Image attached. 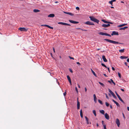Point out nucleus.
Returning a JSON list of instances; mask_svg holds the SVG:
<instances>
[{"instance_id": "obj_1", "label": "nucleus", "mask_w": 129, "mask_h": 129, "mask_svg": "<svg viewBox=\"0 0 129 129\" xmlns=\"http://www.w3.org/2000/svg\"><path fill=\"white\" fill-rule=\"evenodd\" d=\"M104 40L106 41L109 42L110 43H113V44H123L121 43H119L118 42L115 41L113 40H111L110 39H105Z\"/></svg>"}, {"instance_id": "obj_2", "label": "nucleus", "mask_w": 129, "mask_h": 129, "mask_svg": "<svg viewBox=\"0 0 129 129\" xmlns=\"http://www.w3.org/2000/svg\"><path fill=\"white\" fill-rule=\"evenodd\" d=\"M89 18H90V19L91 21L95 22L98 23H99V20L95 18L94 17L90 16L89 17Z\"/></svg>"}, {"instance_id": "obj_3", "label": "nucleus", "mask_w": 129, "mask_h": 129, "mask_svg": "<svg viewBox=\"0 0 129 129\" xmlns=\"http://www.w3.org/2000/svg\"><path fill=\"white\" fill-rule=\"evenodd\" d=\"M19 29L21 31H26L28 30V28L25 27H20L19 28Z\"/></svg>"}, {"instance_id": "obj_4", "label": "nucleus", "mask_w": 129, "mask_h": 129, "mask_svg": "<svg viewBox=\"0 0 129 129\" xmlns=\"http://www.w3.org/2000/svg\"><path fill=\"white\" fill-rule=\"evenodd\" d=\"M99 35H105L106 36H108L110 37H111V35H110V34H107L106 33H104L102 32H100L99 33Z\"/></svg>"}, {"instance_id": "obj_5", "label": "nucleus", "mask_w": 129, "mask_h": 129, "mask_svg": "<svg viewBox=\"0 0 129 129\" xmlns=\"http://www.w3.org/2000/svg\"><path fill=\"white\" fill-rule=\"evenodd\" d=\"M116 94L117 95V96L118 97V98L119 99V100L121 101L123 103H124V101L123 100L121 99L120 96L117 93V92L115 91V92Z\"/></svg>"}, {"instance_id": "obj_6", "label": "nucleus", "mask_w": 129, "mask_h": 129, "mask_svg": "<svg viewBox=\"0 0 129 129\" xmlns=\"http://www.w3.org/2000/svg\"><path fill=\"white\" fill-rule=\"evenodd\" d=\"M58 24H60L63 25H67V26H70L71 25L67 23H64L63 22H59L58 23Z\"/></svg>"}, {"instance_id": "obj_7", "label": "nucleus", "mask_w": 129, "mask_h": 129, "mask_svg": "<svg viewBox=\"0 0 129 129\" xmlns=\"http://www.w3.org/2000/svg\"><path fill=\"white\" fill-rule=\"evenodd\" d=\"M85 24L87 25H94V23L92 22L89 21H87L85 23Z\"/></svg>"}, {"instance_id": "obj_8", "label": "nucleus", "mask_w": 129, "mask_h": 129, "mask_svg": "<svg viewBox=\"0 0 129 129\" xmlns=\"http://www.w3.org/2000/svg\"><path fill=\"white\" fill-rule=\"evenodd\" d=\"M109 92L112 94V95L113 96V97L114 98H116V96L115 95V94L113 93V92L109 89Z\"/></svg>"}, {"instance_id": "obj_9", "label": "nucleus", "mask_w": 129, "mask_h": 129, "mask_svg": "<svg viewBox=\"0 0 129 129\" xmlns=\"http://www.w3.org/2000/svg\"><path fill=\"white\" fill-rule=\"evenodd\" d=\"M116 124H117L118 126L119 127L120 124V122L118 118H117L116 119Z\"/></svg>"}, {"instance_id": "obj_10", "label": "nucleus", "mask_w": 129, "mask_h": 129, "mask_svg": "<svg viewBox=\"0 0 129 129\" xmlns=\"http://www.w3.org/2000/svg\"><path fill=\"white\" fill-rule=\"evenodd\" d=\"M119 35L118 33V32H116L115 31H112V33L111 34L112 36L113 35Z\"/></svg>"}, {"instance_id": "obj_11", "label": "nucleus", "mask_w": 129, "mask_h": 129, "mask_svg": "<svg viewBox=\"0 0 129 129\" xmlns=\"http://www.w3.org/2000/svg\"><path fill=\"white\" fill-rule=\"evenodd\" d=\"M41 26H46L51 29H53V27H51V26H49V25H46V24L42 25H41Z\"/></svg>"}, {"instance_id": "obj_12", "label": "nucleus", "mask_w": 129, "mask_h": 129, "mask_svg": "<svg viewBox=\"0 0 129 129\" xmlns=\"http://www.w3.org/2000/svg\"><path fill=\"white\" fill-rule=\"evenodd\" d=\"M69 21L70 22L74 24H77L79 23L78 22L75 21L71 20H69Z\"/></svg>"}, {"instance_id": "obj_13", "label": "nucleus", "mask_w": 129, "mask_h": 129, "mask_svg": "<svg viewBox=\"0 0 129 129\" xmlns=\"http://www.w3.org/2000/svg\"><path fill=\"white\" fill-rule=\"evenodd\" d=\"M105 118L109 120V116L108 115L107 113H106L105 114Z\"/></svg>"}, {"instance_id": "obj_14", "label": "nucleus", "mask_w": 129, "mask_h": 129, "mask_svg": "<svg viewBox=\"0 0 129 129\" xmlns=\"http://www.w3.org/2000/svg\"><path fill=\"white\" fill-rule=\"evenodd\" d=\"M94 100L95 103L97 102V98L95 94H93Z\"/></svg>"}, {"instance_id": "obj_15", "label": "nucleus", "mask_w": 129, "mask_h": 129, "mask_svg": "<svg viewBox=\"0 0 129 129\" xmlns=\"http://www.w3.org/2000/svg\"><path fill=\"white\" fill-rule=\"evenodd\" d=\"M102 59L103 60L104 62H107V59L105 58V57L104 55H103L102 57Z\"/></svg>"}, {"instance_id": "obj_16", "label": "nucleus", "mask_w": 129, "mask_h": 129, "mask_svg": "<svg viewBox=\"0 0 129 129\" xmlns=\"http://www.w3.org/2000/svg\"><path fill=\"white\" fill-rule=\"evenodd\" d=\"M80 103L78 101V98H77V109H80Z\"/></svg>"}, {"instance_id": "obj_17", "label": "nucleus", "mask_w": 129, "mask_h": 129, "mask_svg": "<svg viewBox=\"0 0 129 129\" xmlns=\"http://www.w3.org/2000/svg\"><path fill=\"white\" fill-rule=\"evenodd\" d=\"M55 16L54 14H50L48 16V17H54Z\"/></svg>"}, {"instance_id": "obj_18", "label": "nucleus", "mask_w": 129, "mask_h": 129, "mask_svg": "<svg viewBox=\"0 0 129 129\" xmlns=\"http://www.w3.org/2000/svg\"><path fill=\"white\" fill-rule=\"evenodd\" d=\"M127 25V24L124 23V24H121V25H118V27H121L123 26L126 25Z\"/></svg>"}, {"instance_id": "obj_19", "label": "nucleus", "mask_w": 129, "mask_h": 129, "mask_svg": "<svg viewBox=\"0 0 129 129\" xmlns=\"http://www.w3.org/2000/svg\"><path fill=\"white\" fill-rule=\"evenodd\" d=\"M128 28V27L125 26L119 29L121 30H124L125 29L127 28Z\"/></svg>"}, {"instance_id": "obj_20", "label": "nucleus", "mask_w": 129, "mask_h": 129, "mask_svg": "<svg viewBox=\"0 0 129 129\" xmlns=\"http://www.w3.org/2000/svg\"><path fill=\"white\" fill-rule=\"evenodd\" d=\"M40 11L38 9H35L33 10V12L35 13H37L40 12Z\"/></svg>"}, {"instance_id": "obj_21", "label": "nucleus", "mask_w": 129, "mask_h": 129, "mask_svg": "<svg viewBox=\"0 0 129 129\" xmlns=\"http://www.w3.org/2000/svg\"><path fill=\"white\" fill-rule=\"evenodd\" d=\"M128 57L125 56H121L120 57V58L121 59H126L128 58Z\"/></svg>"}, {"instance_id": "obj_22", "label": "nucleus", "mask_w": 129, "mask_h": 129, "mask_svg": "<svg viewBox=\"0 0 129 129\" xmlns=\"http://www.w3.org/2000/svg\"><path fill=\"white\" fill-rule=\"evenodd\" d=\"M80 112V116L82 118H83V113H82V109L81 110Z\"/></svg>"}, {"instance_id": "obj_23", "label": "nucleus", "mask_w": 129, "mask_h": 129, "mask_svg": "<svg viewBox=\"0 0 129 129\" xmlns=\"http://www.w3.org/2000/svg\"><path fill=\"white\" fill-rule=\"evenodd\" d=\"M85 119H86V121H87V124H88L89 123V121H88L89 120H88V118L86 116H85Z\"/></svg>"}, {"instance_id": "obj_24", "label": "nucleus", "mask_w": 129, "mask_h": 129, "mask_svg": "<svg viewBox=\"0 0 129 129\" xmlns=\"http://www.w3.org/2000/svg\"><path fill=\"white\" fill-rule=\"evenodd\" d=\"M100 112L103 114H104L105 113V111L103 110H100Z\"/></svg>"}, {"instance_id": "obj_25", "label": "nucleus", "mask_w": 129, "mask_h": 129, "mask_svg": "<svg viewBox=\"0 0 129 129\" xmlns=\"http://www.w3.org/2000/svg\"><path fill=\"white\" fill-rule=\"evenodd\" d=\"M124 49H120L119 50V52L121 53H123L124 52Z\"/></svg>"}, {"instance_id": "obj_26", "label": "nucleus", "mask_w": 129, "mask_h": 129, "mask_svg": "<svg viewBox=\"0 0 129 129\" xmlns=\"http://www.w3.org/2000/svg\"><path fill=\"white\" fill-rule=\"evenodd\" d=\"M108 82L111 84H112V83L114 85H115V83L114 82V81H108Z\"/></svg>"}, {"instance_id": "obj_27", "label": "nucleus", "mask_w": 129, "mask_h": 129, "mask_svg": "<svg viewBox=\"0 0 129 129\" xmlns=\"http://www.w3.org/2000/svg\"><path fill=\"white\" fill-rule=\"evenodd\" d=\"M102 26L104 27H105V28L107 27V24H103L102 25Z\"/></svg>"}, {"instance_id": "obj_28", "label": "nucleus", "mask_w": 129, "mask_h": 129, "mask_svg": "<svg viewBox=\"0 0 129 129\" xmlns=\"http://www.w3.org/2000/svg\"><path fill=\"white\" fill-rule=\"evenodd\" d=\"M99 83L100 84V85H101L102 87H104V86L105 85H104V84L103 83H101V82H99Z\"/></svg>"}, {"instance_id": "obj_29", "label": "nucleus", "mask_w": 129, "mask_h": 129, "mask_svg": "<svg viewBox=\"0 0 129 129\" xmlns=\"http://www.w3.org/2000/svg\"><path fill=\"white\" fill-rule=\"evenodd\" d=\"M102 21H103V22H104V23H108V21H106L105 20H104L102 19Z\"/></svg>"}, {"instance_id": "obj_30", "label": "nucleus", "mask_w": 129, "mask_h": 129, "mask_svg": "<svg viewBox=\"0 0 129 129\" xmlns=\"http://www.w3.org/2000/svg\"><path fill=\"white\" fill-rule=\"evenodd\" d=\"M92 112H93V114H94V116H96V113L95 111V110H93Z\"/></svg>"}, {"instance_id": "obj_31", "label": "nucleus", "mask_w": 129, "mask_h": 129, "mask_svg": "<svg viewBox=\"0 0 129 129\" xmlns=\"http://www.w3.org/2000/svg\"><path fill=\"white\" fill-rule=\"evenodd\" d=\"M98 102L101 105H102L103 104V103L102 101L100 100H98Z\"/></svg>"}, {"instance_id": "obj_32", "label": "nucleus", "mask_w": 129, "mask_h": 129, "mask_svg": "<svg viewBox=\"0 0 129 129\" xmlns=\"http://www.w3.org/2000/svg\"><path fill=\"white\" fill-rule=\"evenodd\" d=\"M91 71L92 72V73H93V75L95 76H96V75L95 73V72L93 71V70H92V69H91Z\"/></svg>"}, {"instance_id": "obj_33", "label": "nucleus", "mask_w": 129, "mask_h": 129, "mask_svg": "<svg viewBox=\"0 0 129 129\" xmlns=\"http://www.w3.org/2000/svg\"><path fill=\"white\" fill-rule=\"evenodd\" d=\"M67 77L68 81H71L69 75H67Z\"/></svg>"}, {"instance_id": "obj_34", "label": "nucleus", "mask_w": 129, "mask_h": 129, "mask_svg": "<svg viewBox=\"0 0 129 129\" xmlns=\"http://www.w3.org/2000/svg\"><path fill=\"white\" fill-rule=\"evenodd\" d=\"M115 103V104L117 106H118L119 107H120V105H119V104H118V103L117 102H116Z\"/></svg>"}, {"instance_id": "obj_35", "label": "nucleus", "mask_w": 129, "mask_h": 129, "mask_svg": "<svg viewBox=\"0 0 129 129\" xmlns=\"http://www.w3.org/2000/svg\"><path fill=\"white\" fill-rule=\"evenodd\" d=\"M106 105L107 107H108L109 106V104L107 102H105Z\"/></svg>"}, {"instance_id": "obj_36", "label": "nucleus", "mask_w": 129, "mask_h": 129, "mask_svg": "<svg viewBox=\"0 0 129 129\" xmlns=\"http://www.w3.org/2000/svg\"><path fill=\"white\" fill-rule=\"evenodd\" d=\"M101 65L102 66H103L105 67L106 68H107V67L105 64H103V63H101Z\"/></svg>"}, {"instance_id": "obj_37", "label": "nucleus", "mask_w": 129, "mask_h": 129, "mask_svg": "<svg viewBox=\"0 0 129 129\" xmlns=\"http://www.w3.org/2000/svg\"><path fill=\"white\" fill-rule=\"evenodd\" d=\"M68 15H70L72 16H73L74 15L71 12H69Z\"/></svg>"}, {"instance_id": "obj_38", "label": "nucleus", "mask_w": 129, "mask_h": 129, "mask_svg": "<svg viewBox=\"0 0 129 129\" xmlns=\"http://www.w3.org/2000/svg\"><path fill=\"white\" fill-rule=\"evenodd\" d=\"M118 76L120 78L121 76L120 74L118 72Z\"/></svg>"}, {"instance_id": "obj_39", "label": "nucleus", "mask_w": 129, "mask_h": 129, "mask_svg": "<svg viewBox=\"0 0 129 129\" xmlns=\"http://www.w3.org/2000/svg\"><path fill=\"white\" fill-rule=\"evenodd\" d=\"M75 90H76V91L77 93H78V90L77 89V87H75Z\"/></svg>"}, {"instance_id": "obj_40", "label": "nucleus", "mask_w": 129, "mask_h": 129, "mask_svg": "<svg viewBox=\"0 0 129 129\" xmlns=\"http://www.w3.org/2000/svg\"><path fill=\"white\" fill-rule=\"evenodd\" d=\"M103 125L104 126V129H106V125Z\"/></svg>"}, {"instance_id": "obj_41", "label": "nucleus", "mask_w": 129, "mask_h": 129, "mask_svg": "<svg viewBox=\"0 0 129 129\" xmlns=\"http://www.w3.org/2000/svg\"><path fill=\"white\" fill-rule=\"evenodd\" d=\"M69 57L71 59H72L74 60V58L73 57H71L70 56H69Z\"/></svg>"}, {"instance_id": "obj_42", "label": "nucleus", "mask_w": 129, "mask_h": 129, "mask_svg": "<svg viewBox=\"0 0 129 129\" xmlns=\"http://www.w3.org/2000/svg\"><path fill=\"white\" fill-rule=\"evenodd\" d=\"M63 13L66 14H69V12H66L65 11H64Z\"/></svg>"}, {"instance_id": "obj_43", "label": "nucleus", "mask_w": 129, "mask_h": 129, "mask_svg": "<svg viewBox=\"0 0 129 129\" xmlns=\"http://www.w3.org/2000/svg\"><path fill=\"white\" fill-rule=\"evenodd\" d=\"M69 70L70 72H71V73H73V71H72V70L71 69H69Z\"/></svg>"}, {"instance_id": "obj_44", "label": "nucleus", "mask_w": 129, "mask_h": 129, "mask_svg": "<svg viewBox=\"0 0 129 129\" xmlns=\"http://www.w3.org/2000/svg\"><path fill=\"white\" fill-rule=\"evenodd\" d=\"M109 3L110 4H111V5H112V4H113V2H112L111 1H109Z\"/></svg>"}, {"instance_id": "obj_45", "label": "nucleus", "mask_w": 129, "mask_h": 129, "mask_svg": "<svg viewBox=\"0 0 129 129\" xmlns=\"http://www.w3.org/2000/svg\"><path fill=\"white\" fill-rule=\"evenodd\" d=\"M108 23L110 24H113V22H108Z\"/></svg>"}, {"instance_id": "obj_46", "label": "nucleus", "mask_w": 129, "mask_h": 129, "mask_svg": "<svg viewBox=\"0 0 129 129\" xmlns=\"http://www.w3.org/2000/svg\"><path fill=\"white\" fill-rule=\"evenodd\" d=\"M63 94V95H64V96H66V94H67V93H66V91Z\"/></svg>"}, {"instance_id": "obj_47", "label": "nucleus", "mask_w": 129, "mask_h": 129, "mask_svg": "<svg viewBox=\"0 0 129 129\" xmlns=\"http://www.w3.org/2000/svg\"><path fill=\"white\" fill-rule=\"evenodd\" d=\"M76 9L78 10H79V8L78 7H77L76 8Z\"/></svg>"}, {"instance_id": "obj_48", "label": "nucleus", "mask_w": 129, "mask_h": 129, "mask_svg": "<svg viewBox=\"0 0 129 129\" xmlns=\"http://www.w3.org/2000/svg\"><path fill=\"white\" fill-rule=\"evenodd\" d=\"M105 95H106V98L107 99H109V97L108 96H107V94L106 93L105 94Z\"/></svg>"}, {"instance_id": "obj_49", "label": "nucleus", "mask_w": 129, "mask_h": 129, "mask_svg": "<svg viewBox=\"0 0 129 129\" xmlns=\"http://www.w3.org/2000/svg\"><path fill=\"white\" fill-rule=\"evenodd\" d=\"M122 115H123V117L124 118V119H125V117L124 116V114H123V113H122Z\"/></svg>"}, {"instance_id": "obj_50", "label": "nucleus", "mask_w": 129, "mask_h": 129, "mask_svg": "<svg viewBox=\"0 0 129 129\" xmlns=\"http://www.w3.org/2000/svg\"><path fill=\"white\" fill-rule=\"evenodd\" d=\"M110 26V24H109V23L108 24H107V27L109 26Z\"/></svg>"}, {"instance_id": "obj_51", "label": "nucleus", "mask_w": 129, "mask_h": 129, "mask_svg": "<svg viewBox=\"0 0 129 129\" xmlns=\"http://www.w3.org/2000/svg\"><path fill=\"white\" fill-rule=\"evenodd\" d=\"M85 91L86 92L87 91V88H86V87H85Z\"/></svg>"}, {"instance_id": "obj_52", "label": "nucleus", "mask_w": 129, "mask_h": 129, "mask_svg": "<svg viewBox=\"0 0 129 129\" xmlns=\"http://www.w3.org/2000/svg\"><path fill=\"white\" fill-rule=\"evenodd\" d=\"M81 30H82V31H87V30H86L83 29H82L81 28Z\"/></svg>"}, {"instance_id": "obj_53", "label": "nucleus", "mask_w": 129, "mask_h": 129, "mask_svg": "<svg viewBox=\"0 0 129 129\" xmlns=\"http://www.w3.org/2000/svg\"><path fill=\"white\" fill-rule=\"evenodd\" d=\"M77 85H78V87L79 88H80V85H79V84H77Z\"/></svg>"}, {"instance_id": "obj_54", "label": "nucleus", "mask_w": 129, "mask_h": 129, "mask_svg": "<svg viewBox=\"0 0 129 129\" xmlns=\"http://www.w3.org/2000/svg\"><path fill=\"white\" fill-rule=\"evenodd\" d=\"M112 69L113 71H114L115 70V69L113 67H112Z\"/></svg>"}, {"instance_id": "obj_55", "label": "nucleus", "mask_w": 129, "mask_h": 129, "mask_svg": "<svg viewBox=\"0 0 129 129\" xmlns=\"http://www.w3.org/2000/svg\"><path fill=\"white\" fill-rule=\"evenodd\" d=\"M110 108H111V109H112L113 108V107H112V106L111 105H110Z\"/></svg>"}, {"instance_id": "obj_56", "label": "nucleus", "mask_w": 129, "mask_h": 129, "mask_svg": "<svg viewBox=\"0 0 129 129\" xmlns=\"http://www.w3.org/2000/svg\"><path fill=\"white\" fill-rule=\"evenodd\" d=\"M120 90L122 91H124V90L122 88Z\"/></svg>"}, {"instance_id": "obj_57", "label": "nucleus", "mask_w": 129, "mask_h": 129, "mask_svg": "<svg viewBox=\"0 0 129 129\" xmlns=\"http://www.w3.org/2000/svg\"><path fill=\"white\" fill-rule=\"evenodd\" d=\"M104 75L106 77H107V75L105 74H104Z\"/></svg>"}, {"instance_id": "obj_58", "label": "nucleus", "mask_w": 129, "mask_h": 129, "mask_svg": "<svg viewBox=\"0 0 129 129\" xmlns=\"http://www.w3.org/2000/svg\"><path fill=\"white\" fill-rule=\"evenodd\" d=\"M107 69H108V70L109 72H110V70H109V68H108V67H107Z\"/></svg>"}, {"instance_id": "obj_59", "label": "nucleus", "mask_w": 129, "mask_h": 129, "mask_svg": "<svg viewBox=\"0 0 129 129\" xmlns=\"http://www.w3.org/2000/svg\"><path fill=\"white\" fill-rule=\"evenodd\" d=\"M53 50L54 52L55 53V49H54V47H53Z\"/></svg>"}, {"instance_id": "obj_60", "label": "nucleus", "mask_w": 129, "mask_h": 129, "mask_svg": "<svg viewBox=\"0 0 129 129\" xmlns=\"http://www.w3.org/2000/svg\"><path fill=\"white\" fill-rule=\"evenodd\" d=\"M124 64H125L126 66H127V63L126 62H125L124 63Z\"/></svg>"}, {"instance_id": "obj_61", "label": "nucleus", "mask_w": 129, "mask_h": 129, "mask_svg": "<svg viewBox=\"0 0 129 129\" xmlns=\"http://www.w3.org/2000/svg\"><path fill=\"white\" fill-rule=\"evenodd\" d=\"M76 29H80L81 30V28H76Z\"/></svg>"}, {"instance_id": "obj_62", "label": "nucleus", "mask_w": 129, "mask_h": 129, "mask_svg": "<svg viewBox=\"0 0 129 129\" xmlns=\"http://www.w3.org/2000/svg\"><path fill=\"white\" fill-rule=\"evenodd\" d=\"M112 100L114 103L116 102V101L114 100L113 99Z\"/></svg>"}, {"instance_id": "obj_63", "label": "nucleus", "mask_w": 129, "mask_h": 129, "mask_svg": "<svg viewBox=\"0 0 129 129\" xmlns=\"http://www.w3.org/2000/svg\"><path fill=\"white\" fill-rule=\"evenodd\" d=\"M127 110L128 111H129V107H127Z\"/></svg>"}, {"instance_id": "obj_64", "label": "nucleus", "mask_w": 129, "mask_h": 129, "mask_svg": "<svg viewBox=\"0 0 129 129\" xmlns=\"http://www.w3.org/2000/svg\"><path fill=\"white\" fill-rule=\"evenodd\" d=\"M127 62H129V58L127 59Z\"/></svg>"}]
</instances>
